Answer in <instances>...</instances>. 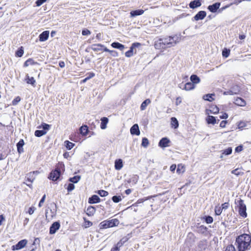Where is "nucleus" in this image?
I'll list each match as a JSON object with an SVG mask.
<instances>
[{"instance_id":"obj_1","label":"nucleus","mask_w":251,"mask_h":251,"mask_svg":"<svg viewBox=\"0 0 251 251\" xmlns=\"http://www.w3.org/2000/svg\"><path fill=\"white\" fill-rule=\"evenodd\" d=\"M251 234L244 233L238 236L235 245L238 251H247L251 248Z\"/></svg>"},{"instance_id":"obj_2","label":"nucleus","mask_w":251,"mask_h":251,"mask_svg":"<svg viewBox=\"0 0 251 251\" xmlns=\"http://www.w3.org/2000/svg\"><path fill=\"white\" fill-rule=\"evenodd\" d=\"M64 165L61 163L56 166L55 168L52 170L50 173L48 178L53 181H57L61 175V170L64 171Z\"/></svg>"},{"instance_id":"obj_3","label":"nucleus","mask_w":251,"mask_h":251,"mask_svg":"<svg viewBox=\"0 0 251 251\" xmlns=\"http://www.w3.org/2000/svg\"><path fill=\"white\" fill-rule=\"evenodd\" d=\"M167 48L175 46L180 40V35H174L161 38Z\"/></svg>"},{"instance_id":"obj_4","label":"nucleus","mask_w":251,"mask_h":251,"mask_svg":"<svg viewBox=\"0 0 251 251\" xmlns=\"http://www.w3.org/2000/svg\"><path fill=\"white\" fill-rule=\"evenodd\" d=\"M119 224V221L117 219L106 220L101 222L99 224L100 229H106L117 226Z\"/></svg>"},{"instance_id":"obj_5","label":"nucleus","mask_w":251,"mask_h":251,"mask_svg":"<svg viewBox=\"0 0 251 251\" xmlns=\"http://www.w3.org/2000/svg\"><path fill=\"white\" fill-rule=\"evenodd\" d=\"M235 203L238 204V213L240 216L245 218L247 217V213L246 212L247 207L246 204L244 203V201L243 200L239 199V200H235Z\"/></svg>"},{"instance_id":"obj_6","label":"nucleus","mask_w":251,"mask_h":251,"mask_svg":"<svg viewBox=\"0 0 251 251\" xmlns=\"http://www.w3.org/2000/svg\"><path fill=\"white\" fill-rule=\"evenodd\" d=\"M141 46V44L138 42H135L132 44L129 50L126 52L125 55L127 57H130L133 56L134 50Z\"/></svg>"},{"instance_id":"obj_7","label":"nucleus","mask_w":251,"mask_h":251,"mask_svg":"<svg viewBox=\"0 0 251 251\" xmlns=\"http://www.w3.org/2000/svg\"><path fill=\"white\" fill-rule=\"evenodd\" d=\"M27 240L26 239H23L19 241L16 245L12 246L13 251L19 250L24 248L26 245Z\"/></svg>"},{"instance_id":"obj_8","label":"nucleus","mask_w":251,"mask_h":251,"mask_svg":"<svg viewBox=\"0 0 251 251\" xmlns=\"http://www.w3.org/2000/svg\"><path fill=\"white\" fill-rule=\"evenodd\" d=\"M60 224L59 221L53 222L50 227L49 233L50 234H53L59 229Z\"/></svg>"},{"instance_id":"obj_9","label":"nucleus","mask_w":251,"mask_h":251,"mask_svg":"<svg viewBox=\"0 0 251 251\" xmlns=\"http://www.w3.org/2000/svg\"><path fill=\"white\" fill-rule=\"evenodd\" d=\"M171 141L168 137H163L160 140L158 143V146L161 148H165L170 146L169 143Z\"/></svg>"},{"instance_id":"obj_10","label":"nucleus","mask_w":251,"mask_h":251,"mask_svg":"<svg viewBox=\"0 0 251 251\" xmlns=\"http://www.w3.org/2000/svg\"><path fill=\"white\" fill-rule=\"evenodd\" d=\"M206 16V12L205 11L201 10L199 11L192 18V21H199L203 20Z\"/></svg>"},{"instance_id":"obj_11","label":"nucleus","mask_w":251,"mask_h":251,"mask_svg":"<svg viewBox=\"0 0 251 251\" xmlns=\"http://www.w3.org/2000/svg\"><path fill=\"white\" fill-rule=\"evenodd\" d=\"M221 3L217 2L209 5L207 6V9L212 13H216L219 9Z\"/></svg>"},{"instance_id":"obj_12","label":"nucleus","mask_w":251,"mask_h":251,"mask_svg":"<svg viewBox=\"0 0 251 251\" xmlns=\"http://www.w3.org/2000/svg\"><path fill=\"white\" fill-rule=\"evenodd\" d=\"M163 41L161 38L156 40L154 43L155 48L157 50L166 49L167 48Z\"/></svg>"},{"instance_id":"obj_13","label":"nucleus","mask_w":251,"mask_h":251,"mask_svg":"<svg viewBox=\"0 0 251 251\" xmlns=\"http://www.w3.org/2000/svg\"><path fill=\"white\" fill-rule=\"evenodd\" d=\"M130 132L132 135H139L140 131L138 125L137 124H134L130 128Z\"/></svg>"},{"instance_id":"obj_14","label":"nucleus","mask_w":251,"mask_h":251,"mask_svg":"<svg viewBox=\"0 0 251 251\" xmlns=\"http://www.w3.org/2000/svg\"><path fill=\"white\" fill-rule=\"evenodd\" d=\"M50 32L49 30H45L42 32L39 36V40L40 42L47 41L49 37Z\"/></svg>"},{"instance_id":"obj_15","label":"nucleus","mask_w":251,"mask_h":251,"mask_svg":"<svg viewBox=\"0 0 251 251\" xmlns=\"http://www.w3.org/2000/svg\"><path fill=\"white\" fill-rule=\"evenodd\" d=\"M201 5V0H193L191 1L189 4V6L191 9H196Z\"/></svg>"},{"instance_id":"obj_16","label":"nucleus","mask_w":251,"mask_h":251,"mask_svg":"<svg viewBox=\"0 0 251 251\" xmlns=\"http://www.w3.org/2000/svg\"><path fill=\"white\" fill-rule=\"evenodd\" d=\"M229 89L231 91L233 95H237L239 94L241 88L239 85L237 84H233L232 86L230 87Z\"/></svg>"},{"instance_id":"obj_17","label":"nucleus","mask_w":251,"mask_h":251,"mask_svg":"<svg viewBox=\"0 0 251 251\" xmlns=\"http://www.w3.org/2000/svg\"><path fill=\"white\" fill-rule=\"evenodd\" d=\"M25 145L24 140L23 139H21L17 143L16 146L17 148V151L19 154H21L23 153L24 151L23 149V146Z\"/></svg>"},{"instance_id":"obj_18","label":"nucleus","mask_w":251,"mask_h":251,"mask_svg":"<svg viewBox=\"0 0 251 251\" xmlns=\"http://www.w3.org/2000/svg\"><path fill=\"white\" fill-rule=\"evenodd\" d=\"M100 201V199L97 195H93L88 199V203L90 204L97 203Z\"/></svg>"},{"instance_id":"obj_19","label":"nucleus","mask_w":251,"mask_h":251,"mask_svg":"<svg viewBox=\"0 0 251 251\" xmlns=\"http://www.w3.org/2000/svg\"><path fill=\"white\" fill-rule=\"evenodd\" d=\"M206 121L208 124H211L214 125L216 123H218L220 121V120L218 119L217 120L215 117L211 115H208L206 118Z\"/></svg>"},{"instance_id":"obj_20","label":"nucleus","mask_w":251,"mask_h":251,"mask_svg":"<svg viewBox=\"0 0 251 251\" xmlns=\"http://www.w3.org/2000/svg\"><path fill=\"white\" fill-rule=\"evenodd\" d=\"M144 10L141 9L132 10L130 12V17L133 18L142 15Z\"/></svg>"},{"instance_id":"obj_21","label":"nucleus","mask_w":251,"mask_h":251,"mask_svg":"<svg viewBox=\"0 0 251 251\" xmlns=\"http://www.w3.org/2000/svg\"><path fill=\"white\" fill-rule=\"evenodd\" d=\"M219 108L215 105H212L210 106L209 109L206 110V114L208 115L209 113H210L214 114H216L219 112Z\"/></svg>"},{"instance_id":"obj_22","label":"nucleus","mask_w":251,"mask_h":251,"mask_svg":"<svg viewBox=\"0 0 251 251\" xmlns=\"http://www.w3.org/2000/svg\"><path fill=\"white\" fill-rule=\"evenodd\" d=\"M25 81L28 84H31L32 86H35L36 81L33 77H29L28 74H26L25 78Z\"/></svg>"},{"instance_id":"obj_23","label":"nucleus","mask_w":251,"mask_h":251,"mask_svg":"<svg viewBox=\"0 0 251 251\" xmlns=\"http://www.w3.org/2000/svg\"><path fill=\"white\" fill-rule=\"evenodd\" d=\"M123 166V160L121 159H118L115 161L114 167L116 170H120Z\"/></svg>"},{"instance_id":"obj_24","label":"nucleus","mask_w":251,"mask_h":251,"mask_svg":"<svg viewBox=\"0 0 251 251\" xmlns=\"http://www.w3.org/2000/svg\"><path fill=\"white\" fill-rule=\"evenodd\" d=\"M190 79L191 82L195 85L196 84L199 83L200 81V78L196 75L193 74L190 76Z\"/></svg>"},{"instance_id":"obj_25","label":"nucleus","mask_w":251,"mask_h":251,"mask_svg":"<svg viewBox=\"0 0 251 251\" xmlns=\"http://www.w3.org/2000/svg\"><path fill=\"white\" fill-rule=\"evenodd\" d=\"M111 46L112 48L119 49L121 50H123L125 49V46L118 42H113L111 44Z\"/></svg>"},{"instance_id":"obj_26","label":"nucleus","mask_w":251,"mask_h":251,"mask_svg":"<svg viewBox=\"0 0 251 251\" xmlns=\"http://www.w3.org/2000/svg\"><path fill=\"white\" fill-rule=\"evenodd\" d=\"M156 197V196L154 195V196H149V197H144L142 199H140L136 201V203H135L132 205L133 206H138L139 204L143 203L145 201L149 200L152 197Z\"/></svg>"},{"instance_id":"obj_27","label":"nucleus","mask_w":251,"mask_h":251,"mask_svg":"<svg viewBox=\"0 0 251 251\" xmlns=\"http://www.w3.org/2000/svg\"><path fill=\"white\" fill-rule=\"evenodd\" d=\"M195 88V85H194L191 82H188L184 85L183 90L186 91H190L194 89Z\"/></svg>"},{"instance_id":"obj_28","label":"nucleus","mask_w":251,"mask_h":251,"mask_svg":"<svg viewBox=\"0 0 251 251\" xmlns=\"http://www.w3.org/2000/svg\"><path fill=\"white\" fill-rule=\"evenodd\" d=\"M234 103L235 104L240 106H244L246 104V101L243 98L240 97L236 99Z\"/></svg>"},{"instance_id":"obj_29","label":"nucleus","mask_w":251,"mask_h":251,"mask_svg":"<svg viewBox=\"0 0 251 251\" xmlns=\"http://www.w3.org/2000/svg\"><path fill=\"white\" fill-rule=\"evenodd\" d=\"M129 235L128 234L127 236L123 237L116 244L120 247H122L124 245V244L129 240Z\"/></svg>"},{"instance_id":"obj_30","label":"nucleus","mask_w":251,"mask_h":251,"mask_svg":"<svg viewBox=\"0 0 251 251\" xmlns=\"http://www.w3.org/2000/svg\"><path fill=\"white\" fill-rule=\"evenodd\" d=\"M214 94H207L203 96L202 99L206 101H212L214 100V97L215 96Z\"/></svg>"},{"instance_id":"obj_31","label":"nucleus","mask_w":251,"mask_h":251,"mask_svg":"<svg viewBox=\"0 0 251 251\" xmlns=\"http://www.w3.org/2000/svg\"><path fill=\"white\" fill-rule=\"evenodd\" d=\"M95 212H96V208H95V207L94 206H89L87 208L86 214L88 216H93Z\"/></svg>"},{"instance_id":"obj_32","label":"nucleus","mask_w":251,"mask_h":251,"mask_svg":"<svg viewBox=\"0 0 251 251\" xmlns=\"http://www.w3.org/2000/svg\"><path fill=\"white\" fill-rule=\"evenodd\" d=\"M37 64H38V63L37 62L34 61L32 58H28L25 62L24 64V67H27L29 65H34Z\"/></svg>"},{"instance_id":"obj_33","label":"nucleus","mask_w":251,"mask_h":251,"mask_svg":"<svg viewBox=\"0 0 251 251\" xmlns=\"http://www.w3.org/2000/svg\"><path fill=\"white\" fill-rule=\"evenodd\" d=\"M79 131L82 135L86 136L88 133V126L86 125H83L80 127Z\"/></svg>"},{"instance_id":"obj_34","label":"nucleus","mask_w":251,"mask_h":251,"mask_svg":"<svg viewBox=\"0 0 251 251\" xmlns=\"http://www.w3.org/2000/svg\"><path fill=\"white\" fill-rule=\"evenodd\" d=\"M171 124L172 127L175 129L178 128L179 126L178 122L176 117H172L171 118Z\"/></svg>"},{"instance_id":"obj_35","label":"nucleus","mask_w":251,"mask_h":251,"mask_svg":"<svg viewBox=\"0 0 251 251\" xmlns=\"http://www.w3.org/2000/svg\"><path fill=\"white\" fill-rule=\"evenodd\" d=\"M100 128L102 129H104L106 127V125L108 122V119L107 117H102L100 119Z\"/></svg>"},{"instance_id":"obj_36","label":"nucleus","mask_w":251,"mask_h":251,"mask_svg":"<svg viewBox=\"0 0 251 251\" xmlns=\"http://www.w3.org/2000/svg\"><path fill=\"white\" fill-rule=\"evenodd\" d=\"M151 102L150 99H147L144 100L141 104L140 109L141 110H144L146 109L147 105Z\"/></svg>"},{"instance_id":"obj_37","label":"nucleus","mask_w":251,"mask_h":251,"mask_svg":"<svg viewBox=\"0 0 251 251\" xmlns=\"http://www.w3.org/2000/svg\"><path fill=\"white\" fill-rule=\"evenodd\" d=\"M80 176L76 175L73 177H70L68 179V181L73 183H76L80 180Z\"/></svg>"},{"instance_id":"obj_38","label":"nucleus","mask_w":251,"mask_h":251,"mask_svg":"<svg viewBox=\"0 0 251 251\" xmlns=\"http://www.w3.org/2000/svg\"><path fill=\"white\" fill-rule=\"evenodd\" d=\"M232 151V149L231 147H228L227 149L223 150L222 153L220 156V158H222L223 157V155H228L231 154Z\"/></svg>"},{"instance_id":"obj_39","label":"nucleus","mask_w":251,"mask_h":251,"mask_svg":"<svg viewBox=\"0 0 251 251\" xmlns=\"http://www.w3.org/2000/svg\"><path fill=\"white\" fill-rule=\"evenodd\" d=\"M104 47V45L101 44H93L92 45L91 48V49L95 51H97L100 50L101 49L100 48Z\"/></svg>"},{"instance_id":"obj_40","label":"nucleus","mask_w":251,"mask_h":251,"mask_svg":"<svg viewBox=\"0 0 251 251\" xmlns=\"http://www.w3.org/2000/svg\"><path fill=\"white\" fill-rule=\"evenodd\" d=\"M24 53V50L23 47L21 46L15 52V56L18 57H21Z\"/></svg>"},{"instance_id":"obj_41","label":"nucleus","mask_w":251,"mask_h":251,"mask_svg":"<svg viewBox=\"0 0 251 251\" xmlns=\"http://www.w3.org/2000/svg\"><path fill=\"white\" fill-rule=\"evenodd\" d=\"M75 143H73L68 140H66L64 142V146L68 150H71L75 146Z\"/></svg>"},{"instance_id":"obj_42","label":"nucleus","mask_w":251,"mask_h":251,"mask_svg":"<svg viewBox=\"0 0 251 251\" xmlns=\"http://www.w3.org/2000/svg\"><path fill=\"white\" fill-rule=\"evenodd\" d=\"M46 131L43 130H36L34 132V135L35 136L38 137H40L46 134Z\"/></svg>"},{"instance_id":"obj_43","label":"nucleus","mask_w":251,"mask_h":251,"mask_svg":"<svg viewBox=\"0 0 251 251\" xmlns=\"http://www.w3.org/2000/svg\"><path fill=\"white\" fill-rule=\"evenodd\" d=\"M139 177L137 175H133L132 176L128 181V183H132L135 184L138 180Z\"/></svg>"},{"instance_id":"obj_44","label":"nucleus","mask_w":251,"mask_h":251,"mask_svg":"<svg viewBox=\"0 0 251 251\" xmlns=\"http://www.w3.org/2000/svg\"><path fill=\"white\" fill-rule=\"evenodd\" d=\"M203 219L207 224H211L213 222V218L209 215L204 216Z\"/></svg>"},{"instance_id":"obj_45","label":"nucleus","mask_w":251,"mask_h":251,"mask_svg":"<svg viewBox=\"0 0 251 251\" xmlns=\"http://www.w3.org/2000/svg\"><path fill=\"white\" fill-rule=\"evenodd\" d=\"M149 145V141L147 138L143 137L142 140L141 146L144 148H147Z\"/></svg>"},{"instance_id":"obj_46","label":"nucleus","mask_w":251,"mask_h":251,"mask_svg":"<svg viewBox=\"0 0 251 251\" xmlns=\"http://www.w3.org/2000/svg\"><path fill=\"white\" fill-rule=\"evenodd\" d=\"M230 50L227 48H224L222 51V55L225 58H227L230 54Z\"/></svg>"},{"instance_id":"obj_47","label":"nucleus","mask_w":251,"mask_h":251,"mask_svg":"<svg viewBox=\"0 0 251 251\" xmlns=\"http://www.w3.org/2000/svg\"><path fill=\"white\" fill-rule=\"evenodd\" d=\"M50 126L46 123H42L40 126V127L42 128V130H44V131H46V133L50 129Z\"/></svg>"},{"instance_id":"obj_48","label":"nucleus","mask_w":251,"mask_h":251,"mask_svg":"<svg viewBox=\"0 0 251 251\" xmlns=\"http://www.w3.org/2000/svg\"><path fill=\"white\" fill-rule=\"evenodd\" d=\"M34 172H30L29 173L27 174L26 176V181H28L30 183H32L34 179V178H32L31 177L32 176Z\"/></svg>"},{"instance_id":"obj_49","label":"nucleus","mask_w":251,"mask_h":251,"mask_svg":"<svg viewBox=\"0 0 251 251\" xmlns=\"http://www.w3.org/2000/svg\"><path fill=\"white\" fill-rule=\"evenodd\" d=\"M97 193L101 197H106L108 195V192L103 190H98Z\"/></svg>"},{"instance_id":"obj_50","label":"nucleus","mask_w":251,"mask_h":251,"mask_svg":"<svg viewBox=\"0 0 251 251\" xmlns=\"http://www.w3.org/2000/svg\"><path fill=\"white\" fill-rule=\"evenodd\" d=\"M111 199L115 203H118L122 201V198L120 196H114L112 197Z\"/></svg>"},{"instance_id":"obj_51","label":"nucleus","mask_w":251,"mask_h":251,"mask_svg":"<svg viewBox=\"0 0 251 251\" xmlns=\"http://www.w3.org/2000/svg\"><path fill=\"white\" fill-rule=\"evenodd\" d=\"M199 231L201 233H205L207 230V227L203 225H201L199 226L198 227Z\"/></svg>"},{"instance_id":"obj_52","label":"nucleus","mask_w":251,"mask_h":251,"mask_svg":"<svg viewBox=\"0 0 251 251\" xmlns=\"http://www.w3.org/2000/svg\"><path fill=\"white\" fill-rule=\"evenodd\" d=\"M237 126L239 129H242L247 126V123L243 121H240L238 123Z\"/></svg>"},{"instance_id":"obj_53","label":"nucleus","mask_w":251,"mask_h":251,"mask_svg":"<svg viewBox=\"0 0 251 251\" xmlns=\"http://www.w3.org/2000/svg\"><path fill=\"white\" fill-rule=\"evenodd\" d=\"M75 188V185L73 183H70L68 184L67 189L68 193L72 191Z\"/></svg>"},{"instance_id":"obj_54","label":"nucleus","mask_w":251,"mask_h":251,"mask_svg":"<svg viewBox=\"0 0 251 251\" xmlns=\"http://www.w3.org/2000/svg\"><path fill=\"white\" fill-rule=\"evenodd\" d=\"M223 208L221 207L216 206L215 208V213L216 215H220L222 212Z\"/></svg>"},{"instance_id":"obj_55","label":"nucleus","mask_w":251,"mask_h":251,"mask_svg":"<svg viewBox=\"0 0 251 251\" xmlns=\"http://www.w3.org/2000/svg\"><path fill=\"white\" fill-rule=\"evenodd\" d=\"M231 174H234L237 176H240L241 175H242L243 174V172H241L239 171V169L237 168L236 169H234L231 171Z\"/></svg>"},{"instance_id":"obj_56","label":"nucleus","mask_w":251,"mask_h":251,"mask_svg":"<svg viewBox=\"0 0 251 251\" xmlns=\"http://www.w3.org/2000/svg\"><path fill=\"white\" fill-rule=\"evenodd\" d=\"M21 100V98L19 96L16 97L12 101L13 105H16Z\"/></svg>"},{"instance_id":"obj_57","label":"nucleus","mask_w":251,"mask_h":251,"mask_svg":"<svg viewBox=\"0 0 251 251\" xmlns=\"http://www.w3.org/2000/svg\"><path fill=\"white\" fill-rule=\"evenodd\" d=\"M83 219H84V220L85 222L84 226L85 228L89 227L92 226L93 223L91 222H90L88 220H87L85 218H84Z\"/></svg>"},{"instance_id":"obj_58","label":"nucleus","mask_w":251,"mask_h":251,"mask_svg":"<svg viewBox=\"0 0 251 251\" xmlns=\"http://www.w3.org/2000/svg\"><path fill=\"white\" fill-rule=\"evenodd\" d=\"M90 34L91 31L87 28H84L82 30V34L83 36H87L90 35Z\"/></svg>"},{"instance_id":"obj_59","label":"nucleus","mask_w":251,"mask_h":251,"mask_svg":"<svg viewBox=\"0 0 251 251\" xmlns=\"http://www.w3.org/2000/svg\"><path fill=\"white\" fill-rule=\"evenodd\" d=\"M47 1V0H37L35 1V4L37 6H40Z\"/></svg>"},{"instance_id":"obj_60","label":"nucleus","mask_w":251,"mask_h":251,"mask_svg":"<svg viewBox=\"0 0 251 251\" xmlns=\"http://www.w3.org/2000/svg\"><path fill=\"white\" fill-rule=\"evenodd\" d=\"M243 150V146L242 145L238 146L235 149V151L236 152H239Z\"/></svg>"},{"instance_id":"obj_61","label":"nucleus","mask_w":251,"mask_h":251,"mask_svg":"<svg viewBox=\"0 0 251 251\" xmlns=\"http://www.w3.org/2000/svg\"><path fill=\"white\" fill-rule=\"evenodd\" d=\"M46 195H44L43 196V197H42L41 199L40 200L39 202V204H38V206L39 207H41L42 205V203L44 202L45 201V199H46Z\"/></svg>"},{"instance_id":"obj_62","label":"nucleus","mask_w":251,"mask_h":251,"mask_svg":"<svg viewBox=\"0 0 251 251\" xmlns=\"http://www.w3.org/2000/svg\"><path fill=\"white\" fill-rule=\"evenodd\" d=\"M120 248L119 246H117V244H115L113 247H112L110 250V251H120Z\"/></svg>"},{"instance_id":"obj_63","label":"nucleus","mask_w":251,"mask_h":251,"mask_svg":"<svg viewBox=\"0 0 251 251\" xmlns=\"http://www.w3.org/2000/svg\"><path fill=\"white\" fill-rule=\"evenodd\" d=\"M229 203L227 202H226L222 204V206H221L222 208L223 209H226L229 207Z\"/></svg>"},{"instance_id":"obj_64","label":"nucleus","mask_w":251,"mask_h":251,"mask_svg":"<svg viewBox=\"0 0 251 251\" xmlns=\"http://www.w3.org/2000/svg\"><path fill=\"white\" fill-rule=\"evenodd\" d=\"M35 209L36 208L35 207L31 206L29 207V208L28 209V213H29V214L32 215L34 213Z\"/></svg>"}]
</instances>
